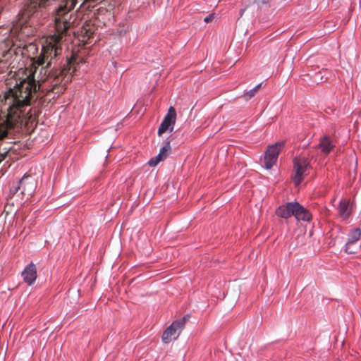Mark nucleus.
I'll return each mask as SVG.
<instances>
[{
    "mask_svg": "<svg viewBox=\"0 0 361 361\" xmlns=\"http://www.w3.org/2000/svg\"><path fill=\"white\" fill-rule=\"evenodd\" d=\"M14 66L10 68L6 79L8 90L0 95V140L11 135L19 129L24 118L28 115L27 109L37 90L60 94L63 93L71 81L76 71L74 59H66L59 68L51 69L45 78H40L37 84L35 72L20 68L14 71Z\"/></svg>",
    "mask_w": 361,
    "mask_h": 361,
    "instance_id": "obj_1",
    "label": "nucleus"
},
{
    "mask_svg": "<svg viewBox=\"0 0 361 361\" xmlns=\"http://www.w3.org/2000/svg\"><path fill=\"white\" fill-rule=\"evenodd\" d=\"M76 0H63L56 9L54 17L55 34L47 40V44L42 47L40 55L37 58L39 66H51L53 60L61 53V48L59 45L63 37L66 36L71 27L68 13L74 8Z\"/></svg>",
    "mask_w": 361,
    "mask_h": 361,
    "instance_id": "obj_2",
    "label": "nucleus"
},
{
    "mask_svg": "<svg viewBox=\"0 0 361 361\" xmlns=\"http://www.w3.org/2000/svg\"><path fill=\"white\" fill-rule=\"evenodd\" d=\"M276 214L281 218L288 219L294 216L297 220L309 221L312 216L310 212L298 202H290L277 208Z\"/></svg>",
    "mask_w": 361,
    "mask_h": 361,
    "instance_id": "obj_3",
    "label": "nucleus"
},
{
    "mask_svg": "<svg viewBox=\"0 0 361 361\" xmlns=\"http://www.w3.org/2000/svg\"><path fill=\"white\" fill-rule=\"evenodd\" d=\"M310 169V164L308 158L304 156L295 157L293 159V180L295 185H298L307 175Z\"/></svg>",
    "mask_w": 361,
    "mask_h": 361,
    "instance_id": "obj_4",
    "label": "nucleus"
},
{
    "mask_svg": "<svg viewBox=\"0 0 361 361\" xmlns=\"http://www.w3.org/2000/svg\"><path fill=\"white\" fill-rule=\"evenodd\" d=\"M50 0H27L22 11V18H29L33 14L42 11L49 5Z\"/></svg>",
    "mask_w": 361,
    "mask_h": 361,
    "instance_id": "obj_5",
    "label": "nucleus"
},
{
    "mask_svg": "<svg viewBox=\"0 0 361 361\" xmlns=\"http://www.w3.org/2000/svg\"><path fill=\"white\" fill-rule=\"evenodd\" d=\"M186 318L183 317L180 321L173 322L163 333L162 341L165 343L176 340L180 335L185 326Z\"/></svg>",
    "mask_w": 361,
    "mask_h": 361,
    "instance_id": "obj_6",
    "label": "nucleus"
},
{
    "mask_svg": "<svg viewBox=\"0 0 361 361\" xmlns=\"http://www.w3.org/2000/svg\"><path fill=\"white\" fill-rule=\"evenodd\" d=\"M285 142H279L273 145L268 147L265 152V156L264 159V166L267 169H270L276 164L279 152L283 147Z\"/></svg>",
    "mask_w": 361,
    "mask_h": 361,
    "instance_id": "obj_7",
    "label": "nucleus"
},
{
    "mask_svg": "<svg viewBox=\"0 0 361 361\" xmlns=\"http://www.w3.org/2000/svg\"><path fill=\"white\" fill-rule=\"evenodd\" d=\"M361 236V230L358 228L350 230L348 235V240L345 244V252L348 254H354L360 248L359 240Z\"/></svg>",
    "mask_w": 361,
    "mask_h": 361,
    "instance_id": "obj_8",
    "label": "nucleus"
},
{
    "mask_svg": "<svg viewBox=\"0 0 361 361\" xmlns=\"http://www.w3.org/2000/svg\"><path fill=\"white\" fill-rule=\"evenodd\" d=\"M176 112L173 106L169 107L167 114L165 116L163 121L158 129V135L160 136L166 130L172 131L176 123Z\"/></svg>",
    "mask_w": 361,
    "mask_h": 361,
    "instance_id": "obj_9",
    "label": "nucleus"
},
{
    "mask_svg": "<svg viewBox=\"0 0 361 361\" xmlns=\"http://www.w3.org/2000/svg\"><path fill=\"white\" fill-rule=\"evenodd\" d=\"M19 183L21 188V194L27 195V197L32 196L37 188V180L31 176H24Z\"/></svg>",
    "mask_w": 361,
    "mask_h": 361,
    "instance_id": "obj_10",
    "label": "nucleus"
},
{
    "mask_svg": "<svg viewBox=\"0 0 361 361\" xmlns=\"http://www.w3.org/2000/svg\"><path fill=\"white\" fill-rule=\"evenodd\" d=\"M37 276V268L32 262L26 266L22 272L24 281L29 286L35 283Z\"/></svg>",
    "mask_w": 361,
    "mask_h": 361,
    "instance_id": "obj_11",
    "label": "nucleus"
},
{
    "mask_svg": "<svg viewBox=\"0 0 361 361\" xmlns=\"http://www.w3.org/2000/svg\"><path fill=\"white\" fill-rule=\"evenodd\" d=\"M171 147L169 142H166L161 148L159 153L154 158H152L148 164L150 166H156L160 161L166 159L171 152Z\"/></svg>",
    "mask_w": 361,
    "mask_h": 361,
    "instance_id": "obj_12",
    "label": "nucleus"
},
{
    "mask_svg": "<svg viewBox=\"0 0 361 361\" xmlns=\"http://www.w3.org/2000/svg\"><path fill=\"white\" fill-rule=\"evenodd\" d=\"M338 210L341 218L343 219H347L351 214V208L349 201L347 200H342L340 202Z\"/></svg>",
    "mask_w": 361,
    "mask_h": 361,
    "instance_id": "obj_13",
    "label": "nucleus"
},
{
    "mask_svg": "<svg viewBox=\"0 0 361 361\" xmlns=\"http://www.w3.org/2000/svg\"><path fill=\"white\" fill-rule=\"evenodd\" d=\"M334 145L332 144L331 140L329 136H324L320 139V142L317 147L325 154H328L334 148Z\"/></svg>",
    "mask_w": 361,
    "mask_h": 361,
    "instance_id": "obj_14",
    "label": "nucleus"
},
{
    "mask_svg": "<svg viewBox=\"0 0 361 361\" xmlns=\"http://www.w3.org/2000/svg\"><path fill=\"white\" fill-rule=\"evenodd\" d=\"M95 30L94 25L91 23H85L81 29V34L84 37L90 38L94 34Z\"/></svg>",
    "mask_w": 361,
    "mask_h": 361,
    "instance_id": "obj_15",
    "label": "nucleus"
},
{
    "mask_svg": "<svg viewBox=\"0 0 361 361\" xmlns=\"http://www.w3.org/2000/svg\"><path fill=\"white\" fill-rule=\"evenodd\" d=\"M262 84H258L257 86H255L253 89L246 92L243 94V97L245 100H248L251 99L252 97H254L256 93L259 91V90L261 87Z\"/></svg>",
    "mask_w": 361,
    "mask_h": 361,
    "instance_id": "obj_16",
    "label": "nucleus"
},
{
    "mask_svg": "<svg viewBox=\"0 0 361 361\" xmlns=\"http://www.w3.org/2000/svg\"><path fill=\"white\" fill-rule=\"evenodd\" d=\"M19 190L21 191V188H20V183H19V181L16 184V185H13L11 189H10V196H13L14 195H16Z\"/></svg>",
    "mask_w": 361,
    "mask_h": 361,
    "instance_id": "obj_17",
    "label": "nucleus"
},
{
    "mask_svg": "<svg viewBox=\"0 0 361 361\" xmlns=\"http://www.w3.org/2000/svg\"><path fill=\"white\" fill-rule=\"evenodd\" d=\"M214 19V15H209L207 16H206L204 19V21L207 23L212 21V20Z\"/></svg>",
    "mask_w": 361,
    "mask_h": 361,
    "instance_id": "obj_18",
    "label": "nucleus"
},
{
    "mask_svg": "<svg viewBox=\"0 0 361 361\" xmlns=\"http://www.w3.org/2000/svg\"><path fill=\"white\" fill-rule=\"evenodd\" d=\"M7 154H8V152H5L4 153H0V163L5 159Z\"/></svg>",
    "mask_w": 361,
    "mask_h": 361,
    "instance_id": "obj_19",
    "label": "nucleus"
}]
</instances>
